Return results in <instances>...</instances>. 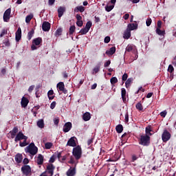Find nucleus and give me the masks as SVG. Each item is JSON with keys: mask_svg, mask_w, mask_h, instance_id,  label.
<instances>
[{"mask_svg": "<svg viewBox=\"0 0 176 176\" xmlns=\"http://www.w3.org/2000/svg\"><path fill=\"white\" fill-rule=\"evenodd\" d=\"M34 18V14H30L25 17V23L28 24L30 23L31 20Z\"/></svg>", "mask_w": 176, "mask_h": 176, "instance_id": "nucleus-28", "label": "nucleus"}, {"mask_svg": "<svg viewBox=\"0 0 176 176\" xmlns=\"http://www.w3.org/2000/svg\"><path fill=\"white\" fill-rule=\"evenodd\" d=\"M21 170L22 172L23 175H25V176L32 175V170L31 169V166H30L29 165L22 166Z\"/></svg>", "mask_w": 176, "mask_h": 176, "instance_id": "nucleus-2", "label": "nucleus"}, {"mask_svg": "<svg viewBox=\"0 0 176 176\" xmlns=\"http://www.w3.org/2000/svg\"><path fill=\"white\" fill-rule=\"evenodd\" d=\"M136 108L138 109V111H142V109H144L142 104H141L140 102L136 104Z\"/></svg>", "mask_w": 176, "mask_h": 176, "instance_id": "nucleus-47", "label": "nucleus"}, {"mask_svg": "<svg viewBox=\"0 0 176 176\" xmlns=\"http://www.w3.org/2000/svg\"><path fill=\"white\" fill-rule=\"evenodd\" d=\"M133 78H129L126 80V82H125V86L126 87V89H129V87H130V85H131V83H133Z\"/></svg>", "mask_w": 176, "mask_h": 176, "instance_id": "nucleus-27", "label": "nucleus"}, {"mask_svg": "<svg viewBox=\"0 0 176 176\" xmlns=\"http://www.w3.org/2000/svg\"><path fill=\"white\" fill-rule=\"evenodd\" d=\"M41 42H42L41 38L38 37V38L34 39L32 41V45L31 46L32 50H36V49H38V47H36V46H39V45H41Z\"/></svg>", "mask_w": 176, "mask_h": 176, "instance_id": "nucleus-6", "label": "nucleus"}, {"mask_svg": "<svg viewBox=\"0 0 176 176\" xmlns=\"http://www.w3.org/2000/svg\"><path fill=\"white\" fill-rule=\"evenodd\" d=\"M11 12H12V10L10 8H8L5 11L3 19V21H5L6 23H8V21L10 20Z\"/></svg>", "mask_w": 176, "mask_h": 176, "instance_id": "nucleus-9", "label": "nucleus"}, {"mask_svg": "<svg viewBox=\"0 0 176 176\" xmlns=\"http://www.w3.org/2000/svg\"><path fill=\"white\" fill-rule=\"evenodd\" d=\"M16 163H21L23 162V155L21 154H16L15 156Z\"/></svg>", "mask_w": 176, "mask_h": 176, "instance_id": "nucleus-24", "label": "nucleus"}, {"mask_svg": "<svg viewBox=\"0 0 176 176\" xmlns=\"http://www.w3.org/2000/svg\"><path fill=\"white\" fill-rule=\"evenodd\" d=\"M126 52H137V47H135V45H133V44H129L127 45V47L125 49Z\"/></svg>", "mask_w": 176, "mask_h": 176, "instance_id": "nucleus-12", "label": "nucleus"}, {"mask_svg": "<svg viewBox=\"0 0 176 176\" xmlns=\"http://www.w3.org/2000/svg\"><path fill=\"white\" fill-rule=\"evenodd\" d=\"M23 164H25V166H27V164H28V163H30V160H28V158H25L23 161Z\"/></svg>", "mask_w": 176, "mask_h": 176, "instance_id": "nucleus-59", "label": "nucleus"}, {"mask_svg": "<svg viewBox=\"0 0 176 176\" xmlns=\"http://www.w3.org/2000/svg\"><path fill=\"white\" fill-rule=\"evenodd\" d=\"M76 19H77V21H82V16H80V14H77L76 16Z\"/></svg>", "mask_w": 176, "mask_h": 176, "instance_id": "nucleus-60", "label": "nucleus"}, {"mask_svg": "<svg viewBox=\"0 0 176 176\" xmlns=\"http://www.w3.org/2000/svg\"><path fill=\"white\" fill-rule=\"evenodd\" d=\"M74 12L78 13V12H80V13H83L85 12V7L83 6H77L74 8Z\"/></svg>", "mask_w": 176, "mask_h": 176, "instance_id": "nucleus-22", "label": "nucleus"}, {"mask_svg": "<svg viewBox=\"0 0 176 176\" xmlns=\"http://www.w3.org/2000/svg\"><path fill=\"white\" fill-rule=\"evenodd\" d=\"M54 166L52 164H48L47 166V168L45 171V173L48 175V176H53V174H54Z\"/></svg>", "mask_w": 176, "mask_h": 176, "instance_id": "nucleus-5", "label": "nucleus"}, {"mask_svg": "<svg viewBox=\"0 0 176 176\" xmlns=\"http://www.w3.org/2000/svg\"><path fill=\"white\" fill-rule=\"evenodd\" d=\"M171 138V134H170V132L167 131V129H165L162 135V139L163 142H167Z\"/></svg>", "mask_w": 176, "mask_h": 176, "instance_id": "nucleus-7", "label": "nucleus"}, {"mask_svg": "<svg viewBox=\"0 0 176 176\" xmlns=\"http://www.w3.org/2000/svg\"><path fill=\"white\" fill-rule=\"evenodd\" d=\"M53 146V143L52 142H47L45 144V149H50Z\"/></svg>", "mask_w": 176, "mask_h": 176, "instance_id": "nucleus-37", "label": "nucleus"}, {"mask_svg": "<svg viewBox=\"0 0 176 176\" xmlns=\"http://www.w3.org/2000/svg\"><path fill=\"white\" fill-rule=\"evenodd\" d=\"M28 145V143H27V140H24L23 142H20L19 146L21 147L27 146Z\"/></svg>", "mask_w": 176, "mask_h": 176, "instance_id": "nucleus-41", "label": "nucleus"}, {"mask_svg": "<svg viewBox=\"0 0 176 176\" xmlns=\"http://www.w3.org/2000/svg\"><path fill=\"white\" fill-rule=\"evenodd\" d=\"M76 25L78 27H82L83 25V21H77Z\"/></svg>", "mask_w": 176, "mask_h": 176, "instance_id": "nucleus-52", "label": "nucleus"}, {"mask_svg": "<svg viewBox=\"0 0 176 176\" xmlns=\"http://www.w3.org/2000/svg\"><path fill=\"white\" fill-rule=\"evenodd\" d=\"M89 30H88L87 28H85L80 30V34H81V35H86V34L89 32Z\"/></svg>", "mask_w": 176, "mask_h": 176, "instance_id": "nucleus-35", "label": "nucleus"}, {"mask_svg": "<svg viewBox=\"0 0 176 176\" xmlns=\"http://www.w3.org/2000/svg\"><path fill=\"white\" fill-rule=\"evenodd\" d=\"M151 138L148 135H141L140 144L143 146H148L150 144Z\"/></svg>", "mask_w": 176, "mask_h": 176, "instance_id": "nucleus-4", "label": "nucleus"}, {"mask_svg": "<svg viewBox=\"0 0 176 176\" xmlns=\"http://www.w3.org/2000/svg\"><path fill=\"white\" fill-rule=\"evenodd\" d=\"M127 78H129V76L127 75V74L124 73L122 76V80H127Z\"/></svg>", "mask_w": 176, "mask_h": 176, "instance_id": "nucleus-54", "label": "nucleus"}, {"mask_svg": "<svg viewBox=\"0 0 176 176\" xmlns=\"http://www.w3.org/2000/svg\"><path fill=\"white\" fill-rule=\"evenodd\" d=\"M116 52V48L115 47H112L110 50L106 51V54H107V56H112L113 54H115Z\"/></svg>", "mask_w": 176, "mask_h": 176, "instance_id": "nucleus-17", "label": "nucleus"}, {"mask_svg": "<svg viewBox=\"0 0 176 176\" xmlns=\"http://www.w3.org/2000/svg\"><path fill=\"white\" fill-rule=\"evenodd\" d=\"M110 82L111 85H115V83H118V78L116 77H113L111 78Z\"/></svg>", "mask_w": 176, "mask_h": 176, "instance_id": "nucleus-40", "label": "nucleus"}, {"mask_svg": "<svg viewBox=\"0 0 176 176\" xmlns=\"http://www.w3.org/2000/svg\"><path fill=\"white\" fill-rule=\"evenodd\" d=\"M130 36H131V31L129 29H126L124 32L123 37L124 38V39H129Z\"/></svg>", "mask_w": 176, "mask_h": 176, "instance_id": "nucleus-19", "label": "nucleus"}, {"mask_svg": "<svg viewBox=\"0 0 176 176\" xmlns=\"http://www.w3.org/2000/svg\"><path fill=\"white\" fill-rule=\"evenodd\" d=\"M37 126L39 129H43V127H45V122H43V120H39L37 122Z\"/></svg>", "mask_w": 176, "mask_h": 176, "instance_id": "nucleus-29", "label": "nucleus"}, {"mask_svg": "<svg viewBox=\"0 0 176 176\" xmlns=\"http://www.w3.org/2000/svg\"><path fill=\"white\" fill-rule=\"evenodd\" d=\"M32 35H34V31H30L28 34V38L29 41H31V38H32Z\"/></svg>", "mask_w": 176, "mask_h": 176, "instance_id": "nucleus-46", "label": "nucleus"}, {"mask_svg": "<svg viewBox=\"0 0 176 176\" xmlns=\"http://www.w3.org/2000/svg\"><path fill=\"white\" fill-rule=\"evenodd\" d=\"M8 34V30L6 29H3L1 33L0 34V37L2 38L4 35Z\"/></svg>", "mask_w": 176, "mask_h": 176, "instance_id": "nucleus-44", "label": "nucleus"}, {"mask_svg": "<svg viewBox=\"0 0 176 176\" xmlns=\"http://www.w3.org/2000/svg\"><path fill=\"white\" fill-rule=\"evenodd\" d=\"M168 72H173V71H174V67H173V65H170L168 66Z\"/></svg>", "mask_w": 176, "mask_h": 176, "instance_id": "nucleus-53", "label": "nucleus"}, {"mask_svg": "<svg viewBox=\"0 0 176 176\" xmlns=\"http://www.w3.org/2000/svg\"><path fill=\"white\" fill-rule=\"evenodd\" d=\"M124 120H125V123H129V113H126L125 114V119H124Z\"/></svg>", "mask_w": 176, "mask_h": 176, "instance_id": "nucleus-58", "label": "nucleus"}, {"mask_svg": "<svg viewBox=\"0 0 176 176\" xmlns=\"http://www.w3.org/2000/svg\"><path fill=\"white\" fill-rule=\"evenodd\" d=\"M114 7V6H106L105 10L106 12H111V10H112V9H113Z\"/></svg>", "mask_w": 176, "mask_h": 176, "instance_id": "nucleus-39", "label": "nucleus"}, {"mask_svg": "<svg viewBox=\"0 0 176 176\" xmlns=\"http://www.w3.org/2000/svg\"><path fill=\"white\" fill-rule=\"evenodd\" d=\"M76 170L75 168H70L67 170V176H74L76 174Z\"/></svg>", "mask_w": 176, "mask_h": 176, "instance_id": "nucleus-25", "label": "nucleus"}, {"mask_svg": "<svg viewBox=\"0 0 176 176\" xmlns=\"http://www.w3.org/2000/svg\"><path fill=\"white\" fill-rule=\"evenodd\" d=\"M3 43L5 44V46L9 47L10 46V42L9 41V39L6 38Z\"/></svg>", "mask_w": 176, "mask_h": 176, "instance_id": "nucleus-45", "label": "nucleus"}, {"mask_svg": "<svg viewBox=\"0 0 176 176\" xmlns=\"http://www.w3.org/2000/svg\"><path fill=\"white\" fill-rule=\"evenodd\" d=\"M76 28H75V25H72L69 28V34L70 35H72V34H74V32H75V30Z\"/></svg>", "mask_w": 176, "mask_h": 176, "instance_id": "nucleus-42", "label": "nucleus"}, {"mask_svg": "<svg viewBox=\"0 0 176 176\" xmlns=\"http://www.w3.org/2000/svg\"><path fill=\"white\" fill-rule=\"evenodd\" d=\"M73 156L76 158V160H79L80 157H82V148L80 146H77L76 147L73 148Z\"/></svg>", "mask_w": 176, "mask_h": 176, "instance_id": "nucleus-3", "label": "nucleus"}, {"mask_svg": "<svg viewBox=\"0 0 176 176\" xmlns=\"http://www.w3.org/2000/svg\"><path fill=\"white\" fill-rule=\"evenodd\" d=\"M28 102H30V101L28 100V99H27V98L25 97L22 98L21 104L23 108H25V107L28 105Z\"/></svg>", "mask_w": 176, "mask_h": 176, "instance_id": "nucleus-18", "label": "nucleus"}, {"mask_svg": "<svg viewBox=\"0 0 176 176\" xmlns=\"http://www.w3.org/2000/svg\"><path fill=\"white\" fill-rule=\"evenodd\" d=\"M138 157L135 155H132V162H135Z\"/></svg>", "mask_w": 176, "mask_h": 176, "instance_id": "nucleus-64", "label": "nucleus"}, {"mask_svg": "<svg viewBox=\"0 0 176 176\" xmlns=\"http://www.w3.org/2000/svg\"><path fill=\"white\" fill-rule=\"evenodd\" d=\"M37 164L41 165L43 164V155L39 154L37 157Z\"/></svg>", "mask_w": 176, "mask_h": 176, "instance_id": "nucleus-26", "label": "nucleus"}, {"mask_svg": "<svg viewBox=\"0 0 176 176\" xmlns=\"http://www.w3.org/2000/svg\"><path fill=\"white\" fill-rule=\"evenodd\" d=\"M76 138L75 137H72L67 142V145L68 146H76V142H75V140Z\"/></svg>", "mask_w": 176, "mask_h": 176, "instance_id": "nucleus-14", "label": "nucleus"}, {"mask_svg": "<svg viewBox=\"0 0 176 176\" xmlns=\"http://www.w3.org/2000/svg\"><path fill=\"white\" fill-rule=\"evenodd\" d=\"M138 28V25L136 23H129L127 25V30L129 31H134V30H137Z\"/></svg>", "mask_w": 176, "mask_h": 176, "instance_id": "nucleus-16", "label": "nucleus"}, {"mask_svg": "<svg viewBox=\"0 0 176 176\" xmlns=\"http://www.w3.org/2000/svg\"><path fill=\"white\" fill-rule=\"evenodd\" d=\"M54 91L53 90H50L47 93V96H48V98L49 100H53V98H54V96H53L54 94Z\"/></svg>", "mask_w": 176, "mask_h": 176, "instance_id": "nucleus-34", "label": "nucleus"}, {"mask_svg": "<svg viewBox=\"0 0 176 176\" xmlns=\"http://www.w3.org/2000/svg\"><path fill=\"white\" fill-rule=\"evenodd\" d=\"M71 129H72V123H71V122H67L63 126L64 133H68V131H69V130H71Z\"/></svg>", "mask_w": 176, "mask_h": 176, "instance_id": "nucleus-13", "label": "nucleus"}, {"mask_svg": "<svg viewBox=\"0 0 176 176\" xmlns=\"http://www.w3.org/2000/svg\"><path fill=\"white\" fill-rule=\"evenodd\" d=\"M15 39L16 42H19L21 39V28H19L15 33Z\"/></svg>", "mask_w": 176, "mask_h": 176, "instance_id": "nucleus-15", "label": "nucleus"}, {"mask_svg": "<svg viewBox=\"0 0 176 176\" xmlns=\"http://www.w3.org/2000/svg\"><path fill=\"white\" fill-rule=\"evenodd\" d=\"M121 96L123 101H126V89L122 88L121 89Z\"/></svg>", "mask_w": 176, "mask_h": 176, "instance_id": "nucleus-30", "label": "nucleus"}, {"mask_svg": "<svg viewBox=\"0 0 176 176\" xmlns=\"http://www.w3.org/2000/svg\"><path fill=\"white\" fill-rule=\"evenodd\" d=\"M25 152L26 153H30L32 156H35L36 153H38V147L35 146L34 142L30 143L26 148H25Z\"/></svg>", "mask_w": 176, "mask_h": 176, "instance_id": "nucleus-1", "label": "nucleus"}, {"mask_svg": "<svg viewBox=\"0 0 176 176\" xmlns=\"http://www.w3.org/2000/svg\"><path fill=\"white\" fill-rule=\"evenodd\" d=\"M91 118V116H90V113L89 112L85 113L82 116V119L83 120H85V122H87L90 120Z\"/></svg>", "mask_w": 176, "mask_h": 176, "instance_id": "nucleus-20", "label": "nucleus"}, {"mask_svg": "<svg viewBox=\"0 0 176 176\" xmlns=\"http://www.w3.org/2000/svg\"><path fill=\"white\" fill-rule=\"evenodd\" d=\"M34 89H35V85L30 86L28 89L29 93H32V90H34Z\"/></svg>", "mask_w": 176, "mask_h": 176, "instance_id": "nucleus-55", "label": "nucleus"}, {"mask_svg": "<svg viewBox=\"0 0 176 176\" xmlns=\"http://www.w3.org/2000/svg\"><path fill=\"white\" fill-rule=\"evenodd\" d=\"M100 72V65L96 66L93 69V74H97V72Z\"/></svg>", "mask_w": 176, "mask_h": 176, "instance_id": "nucleus-43", "label": "nucleus"}, {"mask_svg": "<svg viewBox=\"0 0 176 176\" xmlns=\"http://www.w3.org/2000/svg\"><path fill=\"white\" fill-rule=\"evenodd\" d=\"M91 25H93V23H91V21H88L86 23L85 25V28H87V30H90V28H91Z\"/></svg>", "mask_w": 176, "mask_h": 176, "instance_id": "nucleus-38", "label": "nucleus"}, {"mask_svg": "<svg viewBox=\"0 0 176 176\" xmlns=\"http://www.w3.org/2000/svg\"><path fill=\"white\" fill-rule=\"evenodd\" d=\"M116 130L117 133H122V131H123V126L122 124H118L116 127Z\"/></svg>", "mask_w": 176, "mask_h": 176, "instance_id": "nucleus-32", "label": "nucleus"}, {"mask_svg": "<svg viewBox=\"0 0 176 176\" xmlns=\"http://www.w3.org/2000/svg\"><path fill=\"white\" fill-rule=\"evenodd\" d=\"M42 30L45 32L50 30V23L44 21L42 25Z\"/></svg>", "mask_w": 176, "mask_h": 176, "instance_id": "nucleus-11", "label": "nucleus"}, {"mask_svg": "<svg viewBox=\"0 0 176 176\" xmlns=\"http://www.w3.org/2000/svg\"><path fill=\"white\" fill-rule=\"evenodd\" d=\"M51 109H54L56 108V102H52L50 104Z\"/></svg>", "mask_w": 176, "mask_h": 176, "instance_id": "nucleus-56", "label": "nucleus"}, {"mask_svg": "<svg viewBox=\"0 0 176 176\" xmlns=\"http://www.w3.org/2000/svg\"><path fill=\"white\" fill-rule=\"evenodd\" d=\"M151 131H152V129H151V126H148L146 128V135H148L149 137V135H152V133H151Z\"/></svg>", "mask_w": 176, "mask_h": 176, "instance_id": "nucleus-33", "label": "nucleus"}, {"mask_svg": "<svg viewBox=\"0 0 176 176\" xmlns=\"http://www.w3.org/2000/svg\"><path fill=\"white\" fill-rule=\"evenodd\" d=\"M63 33V30L61 28H58L56 32H55V36H60L61 34Z\"/></svg>", "mask_w": 176, "mask_h": 176, "instance_id": "nucleus-36", "label": "nucleus"}, {"mask_svg": "<svg viewBox=\"0 0 176 176\" xmlns=\"http://www.w3.org/2000/svg\"><path fill=\"white\" fill-rule=\"evenodd\" d=\"M104 43H109V42H111V37H109L108 36H106L104 38Z\"/></svg>", "mask_w": 176, "mask_h": 176, "instance_id": "nucleus-48", "label": "nucleus"}, {"mask_svg": "<svg viewBox=\"0 0 176 176\" xmlns=\"http://www.w3.org/2000/svg\"><path fill=\"white\" fill-rule=\"evenodd\" d=\"M21 140H28V137L24 135L23 132L19 131L15 137L14 141L18 142V141H21Z\"/></svg>", "mask_w": 176, "mask_h": 176, "instance_id": "nucleus-8", "label": "nucleus"}, {"mask_svg": "<svg viewBox=\"0 0 176 176\" xmlns=\"http://www.w3.org/2000/svg\"><path fill=\"white\" fill-rule=\"evenodd\" d=\"M10 133L11 134V138H14V137H16V134L19 133V128L14 127V129Z\"/></svg>", "mask_w": 176, "mask_h": 176, "instance_id": "nucleus-21", "label": "nucleus"}, {"mask_svg": "<svg viewBox=\"0 0 176 176\" xmlns=\"http://www.w3.org/2000/svg\"><path fill=\"white\" fill-rule=\"evenodd\" d=\"M156 32L158 35H160V36H164V34H166V32L164 30H161L159 28L156 29Z\"/></svg>", "mask_w": 176, "mask_h": 176, "instance_id": "nucleus-31", "label": "nucleus"}, {"mask_svg": "<svg viewBox=\"0 0 176 176\" xmlns=\"http://www.w3.org/2000/svg\"><path fill=\"white\" fill-rule=\"evenodd\" d=\"M57 87L60 91H63L64 94H67L68 93V91L65 89V85H64V82H60L57 84Z\"/></svg>", "mask_w": 176, "mask_h": 176, "instance_id": "nucleus-10", "label": "nucleus"}, {"mask_svg": "<svg viewBox=\"0 0 176 176\" xmlns=\"http://www.w3.org/2000/svg\"><path fill=\"white\" fill-rule=\"evenodd\" d=\"M109 65H111V60H107V61L104 63V67L105 68H107V67H109Z\"/></svg>", "mask_w": 176, "mask_h": 176, "instance_id": "nucleus-57", "label": "nucleus"}, {"mask_svg": "<svg viewBox=\"0 0 176 176\" xmlns=\"http://www.w3.org/2000/svg\"><path fill=\"white\" fill-rule=\"evenodd\" d=\"M146 24L147 27H149V25H151V24H152V19H148L146 21Z\"/></svg>", "mask_w": 176, "mask_h": 176, "instance_id": "nucleus-49", "label": "nucleus"}, {"mask_svg": "<svg viewBox=\"0 0 176 176\" xmlns=\"http://www.w3.org/2000/svg\"><path fill=\"white\" fill-rule=\"evenodd\" d=\"M166 115H167L166 111H164L160 113V116H162V118H166Z\"/></svg>", "mask_w": 176, "mask_h": 176, "instance_id": "nucleus-51", "label": "nucleus"}, {"mask_svg": "<svg viewBox=\"0 0 176 176\" xmlns=\"http://www.w3.org/2000/svg\"><path fill=\"white\" fill-rule=\"evenodd\" d=\"M64 12H65V8H64V7H60V8L58 9V17H63V15L64 14Z\"/></svg>", "mask_w": 176, "mask_h": 176, "instance_id": "nucleus-23", "label": "nucleus"}, {"mask_svg": "<svg viewBox=\"0 0 176 176\" xmlns=\"http://www.w3.org/2000/svg\"><path fill=\"white\" fill-rule=\"evenodd\" d=\"M60 122V120H58V118H56L54 119V124H56L57 126V124H58V122Z\"/></svg>", "mask_w": 176, "mask_h": 176, "instance_id": "nucleus-62", "label": "nucleus"}, {"mask_svg": "<svg viewBox=\"0 0 176 176\" xmlns=\"http://www.w3.org/2000/svg\"><path fill=\"white\" fill-rule=\"evenodd\" d=\"M54 2H56V0H48V3L50 6H52V5H54Z\"/></svg>", "mask_w": 176, "mask_h": 176, "instance_id": "nucleus-61", "label": "nucleus"}, {"mask_svg": "<svg viewBox=\"0 0 176 176\" xmlns=\"http://www.w3.org/2000/svg\"><path fill=\"white\" fill-rule=\"evenodd\" d=\"M157 28H159V29L162 28V22H161V21H157Z\"/></svg>", "mask_w": 176, "mask_h": 176, "instance_id": "nucleus-63", "label": "nucleus"}, {"mask_svg": "<svg viewBox=\"0 0 176 176\" xmlns=\"http://www.w3.org/2000/svg\"><path fill=\"white\" fill-rule=\"evenodd\" d=\"M55 160H56V156L52 155V156L50 157L49 162H50V163H54V161H55Z\"/></svg>", "mask_w": 176, "mask_h": 176, "instance_id": "nucleus-50", "label": "nucleus"}]
</instances>
